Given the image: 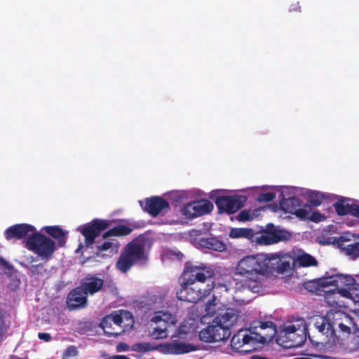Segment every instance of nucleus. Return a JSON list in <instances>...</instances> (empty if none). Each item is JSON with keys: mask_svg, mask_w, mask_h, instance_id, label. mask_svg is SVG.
<instances>
[{"mask_svg": "<svg viewBox=\"0 0 359 359\" xmlns=\"http://www.w3.org/2000/svg\"><path fill=\"white\" fill-rule=\"evenodd\" d=\"M333 206L338 215L344 216L351 215L353 216V209L355 208L356 204H349L344 199H339L338 201L333 204Z\"/></svg>", "mask_w": 359, "mask_h": 359, "instance_id": "b1692460", "label": "nucleus"}, {"mask_svg": "<svg viewBox=\"0 0 359 359\" xmlns=\"http://www.w3.org/2000/svg\"><path fill=\"white\" fill-rule=\"evenodd\" d=\"M25 268H26L32 274V276H36L42 274L45 270L43 269V264L40 263L38 264L28 266L25 264H21Z\"/></svg>", "mask_w": 359, "mask_h": 359, "instance_id": "473e14b6", "label": "nucleus"}, {"mask_svg": "<svg viewBox=\"0 0 359 359\" xmlns=\"http://www.w3.org/2000/svg\"><path fill=\"white\" fill-rule=\"evenodd\" d=\"M157 349H158L157 346H152L149 342H144V343L138 342V343L134 344L131 346V350L133 351L141 352V353L149 352V351H155Z\"/></svg>", "mask_w": 359, "mask_h": 359, "instance_id": "c756f323", "label": "nucleus"}, {"mask_svg": "<svg viewBox=\"0 0 359 359\" xmlns=\"http://www.w3.org/2000/svg\"><path fill=\"white\" fill-rule=\"evenodd\" d=\"M350 290H348V288L346 289L342 287L339 289V294L344 297L351 298L352 295Z\"/></svg>", "mask_w": 359, "mask_h": 359, "instance_id": "a19ab883", "label": "nucleus"}, {"mask_svg": "<svg viewBox=\"0 0 359 359\" xmlns=\"http://www.w3.org/2000/svg\"><path fill=\"white\" fill-rule=\"evenodd\" d=\"M83 248V246H82V244L81 243V244L79 245V249L76 250V252H78V251H79L81 248Z\"/></svg>", "mask_w": 359, "mask_h": 359, "instance_id": "864d4df0", "label": "nucleus"}, {"mask_svg": "<svg viewBox=\"0 0 359 359\" xmlns=\"http://www.w3.org/2000/svg\"><path fill=\"white\" fill-rule=\"evenodd\" d=\"M338 327L342 332H351V328L342 323H339Z\"/></svg>", "mask_w": 359, "mask_h": 359, "instance_id": "a18cd8bd", "label": "nucleus"}, {"mask_svg": "<svg viewBox=\"0 0 359 359\" xmlns=\"http://www.w3.org/2000/svg\"><path fill=\"white\" fill-rule=\"evenodd\" d=\"M270 259L267 255L260 253L246 255L235 267V274L242 277L241 286L252 292H259L264 287V278L269 274Z\"/></svg>", "mask_w": 359, "mask_h": 359, "instance_id": "f257e3e1", "label": "nucleus"}, {"mask_svg": "<svg viewBox=\"0 0 359 359\" xmlns=\"http://www.w3.org/2000/svg\"><path fill=\"white\" fill-rule=\"evenodd\" d=\"M167 325L163 324V327H155L152 332L154 339H163L167 337Z\"/></svg>", "mask_w": 359, "mask_h": 359, "instance_id": "72a5a7b5", "label": "nucleus"}, {"mask_svg": "<svg viewBox=\"0 0 359 359\" xmlns=\"http://www.w3.org/2000/svg\"><path fill=\"white\" fill-rule=\"evenodd\" d=\"M245 198L238 196H222L215 199V204L219 212L233 214L244 205Z\"/></svg>", "mask_w": 359, "mask_h": 359, "instance_id": "9d476101", "label": "nucleus"}, {"mask_svg": "<svg viewBox=\"0 0 359 359\" xmlns=\"http://www.w3.org/2000/svg\"><path fill=\"white\" fill-rule=\"evenodd\" d=\"M307 210H308L309 215H308V217H306L305 219H308L314 222H319L323 221L326 219V217L324 215H323L317 211L311 212L310 208H309V209H307Z\"/></svg>", "mask_w": 359, "mask_h": 359, "instance_id": "f704fd0d", "label": "nucleus"}, {"mask_svg": "<svg viewBox=\"0 0 359 359\" xmlns=\"http://www.w3.org/2000/svg\"><path fill=\"white\" fill-rule=\"evenodd\" d=\"M38 337L40 339L44 340L45 341H49L51 339V337L48 333L39 332Z\"/></svg>", "mask_w": 359, "mask_h": 359, "instance_id": "37998d69", "label": "nucleus"}, {"mask_svg": "<svg viewBox=\"0 0 359 359\" xmlns=\"http://www.w3.org/2000/svg\"><path fill=\"white\" fill-rule=\"evenodd\" d=\"M129 349H130L129 345L124 342L119 343L116 346V350L118 352L128 351Z\"/></svg>", "mask_w": 359, "mask_h": 359, "instance_id": "ea45409f", "label": "nucleus"}, {"mask_svg": "<svg viewBox=\"0 0 359 359\" xmlns=\"http://www.w3.org/2000/svg\"><path fill=\"white\" fill-rule=\"evenodd\" d=\"M312 285L314 287V290H319L320 288L324 289L330 285L336 286L338 288H342L344 287H347L348 290H355V280L351 276L343 275L340 273H332L329 275L327 272L325 276L310 282L307 288Z\"/></svg>", "mask_w": 359, "mask_h": 359, "instance_id": "0eeeda50", "label": "nucleus"}, {"mask_svg": "<svg viewBox=\"0 0 359 359\" xmlns=\"http://www.w3.org/2000/svg\"><path fill=\"white\" fill-rule=\"evenodd\" d=\"M147 260L144 243L137 238L124 247L116 263V267L120 271L126 273L135 264L145 263Z\"/></svg>", "mask_w": 359, "mask_h": 359, "instance_id": "39448f33", "label": "nucleus"}, {"mask_svg": "<svg viewBox=\"0 0 359 359\" xmlns=\"http://www.w3.org/2000/svg\"><path fill=\"white\" fill-rule=\"evenodd\" d=\"M257 235V232L249 228H233L229 233V236L232 238H245L252 242H255Z\"/></svg>", "mask_w": 359, "mask_h": 359, "instance_id": "5701e85b", "label": "nucleus"}, {"mask_svg": "<svg viewBox=\"0 0 359 359\" xmlns=\"http://www.w3.org/2000/svg\"><path fill=\"white\" fill-rule=\"evenodd\" d=\"M353 210V217H357L359 219V205L356 204L355 208Z\"/></svg>", "mask_w": 359, "mask_h": 359, "instance_id": "de8ad7c7", "label": "nucleus"}, {"mask_svg": "<svg viewBox=\"0 0 359 359\" xmlns=\"http://www.w3.org/2000/svg\"><path fill=\"white\" fill-rule=\"evenodd\" d=\"M163 347L165 353L173 355L187 353L194 350L191 344L182 342L165 344Z\"/></svg>", "mask_w": 359, "mask_h": 359, "instance_id": "412c9836", "label": "nucleus"}, {"mask_svg": "<svg viewBox=\"0 0 359 359\" xmlns=\"http://www.w3.org/2000/svg\"><path fill=\"white\" fill-rule=\"evenodd\" d=\"M151 322L155 323L163 322V324L168 325L169 323H175V317L169 313L158 311L151 318Z\"/></svg>", "mask_w": 359, "mask_h": 359, "instance_id": "cd10ccee", "label": "nucleus"}, {"mask_svg": "<svg viewBox=\"0 0 359 359\" xmlns=\"http://www.w3.org/2000/svg\"><path fill=\"white\" fill-rule=\"evenodd\" d=\"M35 232L36 229L34 226L22 223L14 224L6 229L4 236L8 241L20 240L28 236L30 233L32 235Z\"/></svg>", "mask_w": 359, "mask_h": 359, "instance_id": "2eb2a0df", "label": "nucleus"}, {"mask_svg": "<svg viewBox=\"0 0 359 359\" xmlns=\"http://www.w3.org/2000/svg\"><path fill=\"white\" fill-rule=\"evenodd\" d=\"M214 276L215 271L210 266L187 262L180 278V282H184V285H194L196 282L205 283L207 279L212 278Z\"/></svg>", "mask_w": 359, "mask_h": 359, "instance_id": "423d86ee", "label": "nucleus"}, {"mask_svg": "<svg viewBox=\"0 0 359 359\" xmlns=\"http://www.w3.org/2000/svg\"><path fill=\"white\" fill-rule=\"evenodd\" d=\"M134 323V318L130 312L118 310L104 316L102 319L100 326L105 335L118 337L126 330L131 329Z\"/></svg>", "mask_w": 359, "mask_h": 359, "instance_id": "20e7f679", "label": "nucleus"}, {"mask_svg": "<svg viewBox=\"0 0 359 359\" xmlns=\"http://www.w3.org/2000/svg\"><path fill=\"white\" fill-rule=\"evenodd\" d=\"M27 260L30 262V263H32V262H34L37 260V258L31 255L28 259Z\"/></svg>", "mask_w": 359, "mask_h": 359, "instance_id": "8fccbe9b", "label": "nucleus"}, {"mask_svg": "<svg viewBox=\"0 0 359 359\" xmlns=\"http://www.w3.org/2000/svg\"><path fill=\"white\" fill-rule=\"evenodd\" d=\"M104 284V280L97 275L88 274L81 280L79 286L87 295H93L103 289Z\"/></svg>", "mask_w": 359, "mask_h": 359, "instance_id": "dca6fc26", "label": "nucleus"}, {"mask_svg": "<svg viewBox=\"0 0 359 359\" xmlns=\"http://www.w3.org/2000/svg\"><path fill=\"white\" fill-rule=\"evenodd\" d=\"M255 339L247 334H243L242 331H239L237 334H234L231 340V346L233 349L241 353H249L250 350L243 349L244 345L250 344Z\"/></svg>", "mask_w": 359, "mask_h": 359, "instance_id": "f3484780", "label": "nucleus"}, {"mask_svg": "<svg viewBox=\"0 0 359 359\" xmlns=\"http://www.w3.org/2000/svg\"><path fill=\"white\" fill-rule=\"evenodd\" d=\"M181 212L187 219H193L197 217L194 201L185 204L182 208Z\"/></svg>", "mask_w": 359, "mask_h": 359, "instance_id": "7c9ffc66", "label": "nucleus"}, {"mask_svg": "<svg viewBox=\"0 0 359 359\" xmlns=\"http://www.w3.org/2000/svg\"><path fill=\"white\" fill-rule=\"evenodd\" d=\"M110 226V221L94 219L90 222L79 227L78 230L85 238L86 247L90 248L95 243L96 238Z\"/></svg>", "mask_w": 359, "mask_h": 359, "instance_id": "6e6552de", "label": "nucleus"}, {"mask_svg": "<svg viewBox=\"0 0 359 359\" xmlns=\"http://www.w3.org/2000/svg\"><path fill=\"white\" fill-rule=\"evenodd\" d=\"M301 327H297L294 325H290L285 327L284 329V334L285 337L287 339H289L290 337V335H293L294 332L298 331Z\"/></svg>", "mask_w": 359, "mask_h": 359, "instance_id": "4c0bfd02", "label": "nucleus"}, {"mask_svg": "<svg viewBox=\"0 0 359 359\" xmlns=\"http://www.w3.org/2000/svg\"><path fill=\"white\" fill-rule=\"evenodd\" d=\"M119 248V243L116 239H110L109 241H104L101 244H98L96 245L97 253H100L102 252L107 251L109 250L111 252H116Z\"/></svg>", "mask_w": 359, "mask_h": 359, "instance_id": "a878e982", "label": "nucleus"}, {"mask_svg": "<svg viewBox=\"0 0 359 359\" xmlns=\"http://www.w3.org/2000/svg\"><path fill=\"white\" fill-rule=\"evenodd\" d=\"M314 326L320 332L325 333L326 329L329 330L330 324L328 323L327 318L319 317L316 319Z\"/></svg>", "mask_w": 359, "mask_h": 359, "instance_id": "2f4dec72", "label": "nucleus"}, {"mask_svg": "<svg viewBox=\"0 0 359 359\" xmlns=\"http://www.w3.org/2000/svg\"><path fill=\"white\" fill-rule=\"evenodd\" d=\"M67 304L70 311L83 309L88 304V295L80 286H78L69 292Z\"/></svg>", "mask_w": 359, "mask_h": 359, "instance_id": "ddd939ff", "label": "nucleus"}, {"mask_svg": "<svg viewBox=\"0 0 359 359\" xmlns=\"http://www.w3.org/2000/svg\"><path fill=\"white\" fill-rule=\"evenodd\" d=\"M268 258L270 259L269 265L271 266L269 269V274L274 271L280 273L286 272L290 267L288 261H283L279 255L275 254L267 255Z\"/></svg>", "mask_w": 359, "mask_h": 359, "instance_id": "a211bd4d", "label": "nucleus"}, {"mask_svg": "<svg viewBox=\"0 0 359 359\" xmlns=\"http://www.w3.org/2000/svg\"><path fill=\"white\" fill-rule=\"evenodd\" d=\"M197 217L210 213L214 208L213 204L208 200L194 201Z\"/></svg>", "mask_w": 359, "mask_h": 359, "instance_id": "393cba45", "label": "nucleus"}, {"mask_svg": "<svg viewBox=\"0 0 359 359\" xmlns=\"http://www.w3.org/2000/svg\"><path fill=\"white\" fill-rule=\"evenodd\" d=\"M199 247L202 249H208L217 252L226 250V244L216 237L201 238L198 241Z\"/></svg>", "mask_w": 359, "mask_h": 359, "instance_id": "aec40b11", "label": "nucleus"}, {"mask_svg": "<svg viewBox=\"0 0 359 359\" xmlns=\"http://www.w3.org/2000/svg\"><path fill=\"white\" fill-rule=\"evenodd\" d=\"M341 246L345 254L353 259L359 257V241L353 242L344 245L341 244Z\"/></svg>", "mask_w": 359, "mask_h": 359, "instance_id": "bb28decb", "label": "nucleus"}, {"mask_svg": "<svg viewBox=\"0 0 359 359\" xmlns=\"http://www.w3.org/2000/svg\"><path fill=\"white\" fill-rule=\"evenodd\" d=\"M180 283V289L176 293L179 300L196 303L205 296V291H202L201 289L196 290L194 285H184V282Z\"/></svg>", "mask_w": 359, "mask_h": 359, "instance_id": "f8f14e48", "label": "nucleus"}, {"mask_svg": "<svg viewBox=\"0 0 359 359\" xmlns=\"http://www.w3.org/2000/svg\"><path fill=\"white\" fill-rule=\"evenodd\" d=\"M264 341H265V338H264V337L261 336V339H259V341H260V342H264Z\"/></svg>", "mask_w": 359, "mask_h": 359, "instance_id": "603ef678", "label": "nucleus"}, {"mask_svg": "<svg viewBox=\"0 0 359 359\" xmlns=\"http://www.w3.org/2000/svg\"><path fill=\"white\" fill-rule=\"evenodd\" d=\"M276 198V194L273 192H266L260 194L257 200L260 203H268L273 201Z\"/></svg>", "mask_w": 359, "mask_h": 359, "instance_id": "e433bc0d", "label": "nucleus"}, {"mask_svg": "<svg viewBox=\"0 0 359 359\" xmlns=\"http://www.w3.org/2000/svg\"><path fill=\"white\" fill-rule=\"evenodd\" d=\"M297 262L303 267L317 266V260L311 255L303 253L297 257Z\"/></svg>", "mask_w": 359, "mask_h": 359, "instance_id": "c85d7f7f", "label": "nucleus"}, {"mask_svg": "<svg viewBox=\"0 0 359 359\" xmlns=\"http://www.w3.org/2000/svg\"><path fill=\"white\" fill-rule=\"evenodd\" d=\"M137 226L135 224H129L128 225L120 224L117 225L109 230L107 231L102 234V238L106 239L109 237H123L130 235L133 229H136Z\"/></svg>", "mask_w": 359, "mask_h": 359, "instance_id": "6ab92c4d", "label": "nucleus"}, {"mask_svg": "<svg viewBox=\"0 0 359 359\" xmlns=\"http://www.w3.org/2000/svg\"><path fill=\"white\" fill-rule=\"evenodd\" d=\"M252 219V215L248 210H242L238 215V219L241 222L249 221Z\"/></svg>", "mask_w": 359, "mask_h": 359, "instance_id": "58836bf2", "label": "nucleus"}, {"mask_svg": "<svg viewBox=\"0 0 359 359\" xmlns=\"http://www.w3.org/2000/svg\"><path fill=\"white\" fill-rule=\"evenodd\" d=\"M324 196L320 193H316L311 196L309 201L310 206L317 207L321 205Z\"/></svg>", "mask_w": 359, "mask_h": 359, "instance_id": "c9c22d12", "label": "nucleus"}, {"mask_svg": "<svg viewBox=\"0 0 359 359\" xmlns=\"http://www.w3.org/2000/svg\"><path fill=\"white\" fill-rule=\"evenodd\" d=\"M66 354L68 355H76L77 354L76 348L74 346H70L67 348Z\"/></svg>", "mask_w": 359, "mask_h": 359, "instance_id": "c03bdc74", "label": "nucleus"}, {"mask_svg": "<svg viewBox=\"0 0 359 359\" xmlns=\"http://www.w3.org/2000/svg\"><path fill=\"white\" fill-rule=\"evenodd\" d=\"M11 359H29L27 356H25L24 358H19L18 356L11 355Z\"/></svg>", "mask_w": 359, "mask_h": 359, "instance_id": "3c124183", "label": "nucleus"}, {"mask_svg": "<svg viewBox=\"0 0 359 359\" xmlns=\"http://www.w3.org/2000/svg\"><path fill=\"white\" fill-rule=\"evenodd\" d=\"M239 312L233 308H226L215 317L212 324L199 332L200 339L205 342H218L231 336V327L237 322Z\"/></svg>", "mask_w": 359, "mask_h": 359, "instance_id": "7ed1b4c3", "label": "nucleus"}, {"mask_svg": "<svg viewBox=\"0 0 359 359\" xmlns=\"http://www.w3.org/2000/svg\"><path fill=\"white\" fill-rule=\"evenodd\" d=\"M255 243L259 245H271L290 238L291 234L286 231L276 229L273 224L267 225V229L262 232H257Z\"/></svg>", "mask_w": 359, "mask_h": 359, "instance_id": "1a4fd4ad", "label": "nucleus"}, {"mask_svg": "<svg viewBox=\"0 0 359 359\" xmlns=\"http://www.w3.org/2000/svg\"><path fill=\"white\" fill-rule=\"evenodd\" d=\"M215 299L209 301L205 305V310L208 314H211L212 311H211V306H215Z\"/></svg>", "mask_w": 359, "mask_h": 359, "instance_id": "49530a36", "label": "nucleus"}, {"mask_svg": "<svg viewBox=\"0 0 359 359\" xmlns=\"http://www.w3.org/2000/svg\"><path fill=\"white\" fill-rule=\"evenodd\" d=\"M306 340V328H300L298 331L290 335L287 339L285 347L287 348H297L302 346Z\"/></svg>", "mask_w": 359, "mask_h": 359, "instance_id": "4be33fe9", "label": "nucleus"}, {"mask_svg": "<svg viewBox=\"0 0 359 359\" xmlns=\"http://www.w3.org/2000/svg\"><path fill=\"white\" fill-rule=\"evenodd\" d=\"M280 205L284 212L294 215L301 219H305L308 217V210L301 208L302 206V201L298 197L283 198L280 202Z\"/></svg>", "mask_w": 359, "mask_h": 359, "instance_id": "9b49d317", "label": "nucleus"}, {"mask_svg": "<svg viewBox=\"0 0 359 359\" xmlns=\"http://www.w3.org/2000/svg\"><path fill=\"white\" fill-rule=\"evenodd\" d=\"M50 237L39 232L30 235L23 241L25 247L33 252L42 260H50L57 250V247H65L67 232L60 226H46L41 229Z\"/></svg>", "mask_w": 359, "mask_h": 359, "instance_id": "f03ea898", "label": "nucleus"}, {"mask_svg": "<svg viewBox=\"0 0 359 359\" xmlns=\"http://www.w3.org/2000/svg\"><path fill=\"white\" fill-rule=\"evenodd\" d=\"M145 205L143 209L152 217H156L170 209L169 203L160 196H151L145 199Z\"/></svg>", "mask_w": 359, "mask_h": 359, "instance_id": "4468645a", "label": "nucleus"}, {"mask_svg": "<svg viewBox=\"0 0 359 359\" xmlns=\"http://www.w3.org/2000/svg\"><path fill=\"white\" fill-rule=\"evenodd\" d=\"M259 327L262 330H265L268 327H271V328H273V330L274 331L273 324L271 321L261 322Z\"/></svg>", "mask_w": 359, "mask_h": 359, "instance_id": "79ce46f5", "label": "nucleus"}, {"mask_svg": "<svg viewBox=\"0 0 359 359\" xmlns=\"http://www.w3.org/2000/svg\"><path fill=\"white\" fill-rule=\"evenodd\" d=\"M250 359H268L266 357L255 355L251 356Z\"/></svg>", "mask_w": 359, "mask_h": 359, "instance_id": "09e8293b", "label": "nucleus"}]
</instances>
